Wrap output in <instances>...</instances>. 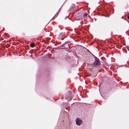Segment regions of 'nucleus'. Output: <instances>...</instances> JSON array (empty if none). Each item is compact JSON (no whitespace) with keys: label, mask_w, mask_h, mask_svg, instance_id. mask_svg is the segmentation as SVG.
<instances>
[{"label":"nucleus","mask_w":129,"mask_h":129,"mask_svg":"<svg viewBox=\"0 0 129 129\" xmlns=\"http://www.w3.org/2000/svg\"><path fill=\"white\" fill-rule=\"evenodd\" d=\"M74 92L73 91H69L65 96V98L68 99V101H70L74 95Z\"/></svg>","instance_id":"nucleus-1"},{"label":"nucleus","mask_w":129,"mask_h":129,"mask_svg":"<svg viewBox=\"0 0 129 129\" xmlns=\"http://www.w3.org/2000/svg\"><path fill=\"white\" fill-rule=\"evenodd\" d=\"M95 60L93 62V64L95 66H99L100 64V62L98 58L95 57Z\"/></svg>","instance_id":"nucleus-2"},{"label":"nucleus","mask_w":129,"mask_h":129,"mask_svg":"<svg viewBox=\"0 0 129 129\" xmlns=\"http://www.w3.org/2000/svg\"><path fill=\"white\" fill-rule=\"evenodd\" d=\"M76 124L77 125H80L82 123V121L81 119L77 118L76 120Z\"/></svg>","instance_id":"nucleus-3"},{"label":"nucleus","mask_w":129,"mask_h":129,"mask_svg":"<svg viewBox=\"0 0 129 129\" xmlns=\"http://www.w3.org/2000/svg\"><path fill=\"white\" fill-rule=\"evenodd\" d=\"M30 46L32 47H35V45L33 43H30Z\"/></svg>","instance_id":"nucleus-4"},{"label":"nucleus","mask_w":129,"mask_h":129,"mask_svg":"<svg viewBox=\"0 0 129 129\" xmlns=\"http://www.w3.org/2000/svg\"><path fill=\"white\" fill-rule=\"evenodd\" d=\"M87 13H85L83 14V17L84 18H85L87 17Z\"/></svg>","instance_id":"nucleus-5"},{"label":"nucleus","mask_w":129,"mask_h":129,"mask_svg":"<svg viewBox=\"0 0 129 129\" xmlns=\"http://www.w3.org/2000/svg\"><path fill=\"white\" fill-rule=\"evenodd\" d=\"M62 45L63 47H64V44H63Z\"/></svg>","instance_id":"nucleus-6"},{"label":"nucleus","mask_w":129,"mask_h":129,"mask_svg":"<svg viewBox=\"0 0 129 129\" xmlns=\"http://www.w3.org/2000/svg\"><path fill=\"white\" fill-rule=\"evenodd\" d=\"M127 18L129 20V16H128Z\"/></svg>","instance_id":"nucleus-7"}]
</instances>
